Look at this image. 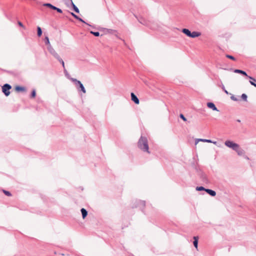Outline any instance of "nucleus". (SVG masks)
<instances>
[{
	"label": "nucleus",
	"instance_id": "obj_1",
	"mask_svg": "<svg viewBox=\"0 0 256 256\" xmlns=\"http://www.w3.org/2000/svg\"><path fill=\"white\" fill-rule=\"evenodd\" d=\"M138 148L142 152L150 154L148 138L142 134L137 142Z\"/></svg>",
	"mask_w": 256,
	"mask_h": 256
},
{
	"label": "nucleus",
	"instance_id": "obj_2",
	"mask_svg": "<svg viewBox=\"0 0 256 256\" xmlns=\"http://www.w3.org/2000/svg\"><path fill=\"white\" fill-rule=\"evenodd\" d=\"M70 80L74 82L77 90L78 92H82L84 94L86 93V90L83 84L78 80L76 78H70Z\"/></svg>",
	"mask_w": 256,
	"mask_h": 256
},
{
	"label": "nucleus",
	"instance_id": "obj_3",
	"mask_svg": "<svg viewBox=\"0 0 256 256\" xmlns=\"http://www.w3.org/2000/svg\"><path fill=\"white\" fill-rule=\"evenodd\" d=\"M224 144L227 147L232 148L234 150H236V148H238L239 145L232 141L227 140L225 141Z\"/></svg>",
	"mask_w": 256,
	"mask_h": 256
},
{
	"label": "nucleus",
	"instance_id": "obj_4",
	"mask_svg": "<svg viewBox=\"0 0 256 256\" xmlns=\"http://www.w3.org/2000/svg\"><path fill=\"white\" fill-rule=\"evenodd\" d=\"M12 88V86L8 84H4L2 86V91L6 96H8L10 94V90Z\"/></svg>",
	"mask_w": 256,
	"mask_h": 256
},
{
	"label": "nucleus",
	"instance_id": "obj_5",
	"mask_svg": "<svg viewBox=\"0 0 256 256\" xmlns=\"http://www.w3.org/2000/svg\"><path fill=\"white\" fill-rule=\"evenodd\" d=\"M48 50L50 52V53L52 54L56 59L60 57L58 54L56 52L54 48L51 45H50L48 46Z\"/></svg>",
	"mask_w": 256,
	"mask_h": 256
},
{
	"label": "nucleus",
	"instance_id": "obj_6",
	"mask_svg": "<svg viewBox=\"0 0 256 256\" xmlns=\"http://www.w3.org/2000/svg\"><path fill=\"white\" fill-rule=\"evenodd\" d=\"M130 96H131V98H132V100L136 104H139L140 103V100H138V97L134 94V93L133 92H132L130 94Z\"/></svg>",
	"mask_w": 256,
	"mask_h": 256
},
{
	"label": "nucleus",
	"instance_id": "obj_7",
	"mask_svg": "<svg viewBox=\"0 0 256 256\" xmlns=\"http://www.w3.org/2000/svg\"><path fill=\"white\" fill-rule=\"evenodd\" d=\"M235 152H236L240 156H243L245 154L244 150L243 149H242L240 146H238V148H236V150Z\"/></svg>",
	"mask_w": 256,
	"mask_h": 256
},
{
	"label": "nucleus",
	"instance_id": "obj_8",
	"mask_svg": "<svg viewBox=\"0 0 256 256\" xmlns=\"http://www.w3.org/2000/svg\"><path fill=\"white\" fill-rule=\"evenodd\" d=\"M198 142H210V143H214V144H216V142H213L210 140L199 138V139H196V142H195L196 144Z\"/></svg>",
	"mask_w": 256,
	"mask_h": 256
},
{
	"label": "nucleus",
	"instance_id": "obj_9",
	"mask_svg": "<svg viewBox=\"0 0 256 256\" xmlns=\"http://www.w3.org/2000/svg\"><path fill=\"white\" fill-rule=\"evenodd\" d=\"M207 106L210 108L212 109L213 110L218 111L214 104L212 102H209L207 103Z\"/></svg>",
	"mask_w": 256,
	"mask_h": 256
},
{
	"label": "nucleus",
	"instance_id": "obj_10",
	"mask_svg": "<svg viewBox=\"0 0 256 256\" xmlns=\"http://www.w3.org/2000/svg\"><path fill=\"white\" fill-rule=\"evenodd\" d=\"M138 204L136 207H140V208H144L145 206V202L143 200H138L137 201Z\"/></svg>",
	"mask_w": 256,
	"mask_h": 256
},
{
	"label": "nucleus",
	"instance_id": "obj_11",
	"mask_svg": "<svg viewBox=\"0 0 256 256\" xmlns=\"http://www.w3.org/2000/svg\"><path fill=\"white\" fill-rule=\"evenodd\" d=\"M201 34L197 32H193L190 33V38H194L200 36Z\"/></svg>",
	"mask_w": 256,
	"mask_h": 256
},
{
	"label": "nucleus",
	"instance_id": "obj_12",
	"mask_svg": "<svg viewBox=\"0 0 256 256\" xmlns=\"http://www.w3.org/2000/svg\"><path fill=\"white\" fill-rule=\"evenodd\" d=\"M80 212H82V218L83 219L85 218L88 215V212H87V210L85 208H82L80 210Z\"/></svg>",
	"mask_w": 256,
	"mask_h": 256
},
{
	"label": "nucleus",
	"instance_id": "obj_13",
	"mask_svg": "<svg viewBox=\"0 0 256 256\" xmlns=\"http://www.w3.org/2000/svg\"><path fill=\"white\" fill-rule=\"evenodd\" d=\"M234 72L235 73L240 74H242L244 76H248V74H247L246 73V72H244V70H238V69L234 70Z\"/></svg>",
	"mask_w": 256,
	"mask_h": 256
},
{
	"label": "nucleus",
	"instance_id": "obj_14",
	"mask_svg": "<svg viewBox=\"0 0 256 256\" xmlns=\"http://www.w3.org/2000/svg\"><path fill=\"white\" fill-rule=\"evenodd\" d=\"M206 192L209 194L210 196H214L216 195V192L215 191L210 190V189H206Z\"/></svg>",
	"mask_w": 256,
	"mask_h": 256
},
{
	"label": "nucleus",
	"instance_id": "obj_15",
	"mask_svg": "<svg viewBox=\"0 0 256 256\" xmlns=\"http://www.w3.org/2000/svg\"><path fill=\"white\" fill-rule=\"evenodd\" d=\"M248 78L250 79V84L256 88V84L255 83V82H256V80L254 78L251 77L250 76H248Z\"/></svg>",
	"mask_w": 256,
	"mask_h": 256
},
{
	"label": "nucleus",
	"instance_id": "obj_16",
	"mask_svg": "<svg viewBox=\"0 0 256 256\" xmlns=\"http://www.w3.org/2000/svg\"><path fill=\"white\" fill-rule=\"evenodd\" d=\"M194 242H193V244H194V246L196 248H198V236H194Z\"/></svg>",
	"mask_w": 256,
	"mask_h": 256
},
{
	"label": "nucleus",
	"instance_id": "obj_17",
	"mask_svg": "<svg viewBox=\"0 0 256 256\" xmlns=\"http://www.w3.org/2000/svg\"><path fill=\"white\" fill-rule=\"evenodd\" d=\"M182 32L184 34H186L188 36V37L190 36L191 32H190V31L188 29L183 28L182 30Z\"/></svg>",
	"mask_w": 256,
	"mask_h": 256
},
{
	"label": "nucleus",
	"instance_id": "obj_18",
	"mask_svg": "<svg viewBox=\"0 0 256 256\" xmlns=\"http://www.w3.org/2000/svg\"><path fill=\"white\" fill-rule=\"evenodd\" d=\"M16 90L18 92H24L26 88L24 86H17L16 87Z\"/></svg>",
	"mask_w": 256,
	"mask_h": 256
},
{
	"label": "nucleus",
	"instance_id": "obj_19",
	"mask_svg": "<svg viewBox=\"0 0 256 256\" xmlns=\"http://www.w3.org/2000/svg\"><path fill=\"white\" fill-rule=\"evenodd\" d=\"M43 5L44 6L48 7V8H49L52 9V10H54V8L56 7V6L52 5V4H50V3H45Z\"/></svg>",
	"mask_w": 256,
	"mask_h": 256
},
{
	"label": "nucleus",
	"instance_id": "obj_20",
	"mask_svg": "<svg viewBox=\"0 0 256 256\" xmlns=\"http://www.w3.org/2000/svg\"><path fill=\"white\" fill-rule=\"evenodd\" d=\"M71 3H72V6L73 8V9L74 10V11L75 12H76V13H79L80 12V10H79V9L74 4V2H72V0L71 1Z\"/></svg>",
	"mask_w": 256,
	"mask_h": 256
},
{
	"label": "nucleus",
	"instance_id": "obj_21",
	"mask_svg": "<svg viewBox=\"0 0 256 256\" xmlns=\"http://www.w3.org/2000/svg\"><path fill=\"white\" fill-rule=\"evenodd\" d=\"M57 60L58 61H59L62 64V67L64 68V72H66V70L65 69L64 63V60L60 58V56L58 58Z\"/></svg>",
	"mask_w": 256,
	"mask_h": 256
},
{
	"label": "nucleus",
	"instance_id": "obj_22",
	"mask_svg": "<svg viewBox=\"0 0 256 256\" xmlns=\"http://www.w3.org/2000/svg\"><path fill=\"white\" fill-rule=\"evenodd\" d=\"M138 22L143 25L148 26L147 22L144 19L140 18L138 20Z\"/></svg>",
	"mask_w": 256,
	"mask_h": 256
},
{
	"label": "nucleus",
	"instance_id": "obj_23",
	"mask_svg": "<svg viewBox=\"0 0 256 256\" xmlns=\"http://www.w3.org/2000/svg\"><path fill=\"white\" fill-rule=\"evenodd\" d=\"M38 36H40L42 34V30L40 26L37 28Z\"/></svg>",
	"mask_w": 256,
	"mask_h": 256
},
{
	"label": "nucleus",
	"instance_id": "obj_24",
	"mask_svg": "<svg viewBox=\"0 0 256 256\" xmlns=\"http://www.w3.org/2000/svg\"><path fill=\"white\" fill-rule=\"evenodd\" d=\"M44 42H45L46 44L48 45V46L50 45V40H49V38H48V36H46L45 37Z\"/></svg>",
	"mask_w": 256,
	"mask_h": 256
},
{
	"label": "nucleus",
	"instance_id": "obj_25",
	"mask_svg": "<svg viewBox=\"0 0 256 256\" xmlns=\"http://www.w3.org/2000/svg\"><path fill=\"white\" fill-rule=\"evenodd\" d=\"M242 98L245 102L247 101V96L245 94H242L241 96Z\"/></svg>",
	"mask_w": 256,
	"mask_h": 256
},
{
	"label": "nucleus",
	"instance_id": "obj_26",
	"mask_svg": "<svg viewBox=\"0 0 256 256\" xmlns=\"http://www.w3.org/2000/svg\"><path fill=\"white\" fill-rule=\"evenodd\" d=\"M206 188H205L203 186H197L196 188V190H198V191H200V190H205L206 191Z\"/></svg>",
	"mask_w": 256,
	"mask_h": 256
},
{
	"label": "nucleus",
	"instance_id": "obj_27",
	"mask_svg": "<svg viewBox=\"0 0 256 256\" xmlns=\"http://www.w3.org/2000/svg\"><path fill=\"white\" fill-rule=\"evenodd\" d=\"M90 33L96 36H100V32H98L91 31Z\"/></svg>",
	"mask_w": 256,
	"mask_h": 256
},
{
	"label": "nucleus",
	"instance_id": "obj_28",
	"mask_svg": "<svg viewBox=\"0 0 256 256\" xmlns=\"http://www.w3.org/2000/svg\"><path fill=\"white\" fill-rule=\"evenodd\" d=\"M230 98L234 101H238V98L236 97L234 95L231 94Z\"/></svg>",
	"mask_w": 256,
	"mask_h": 256
},
{
	"label": "nucleus",
	"instance_id": "obj_29",
	"mask_svg": "<svg viewBox=\"0 0 256 256\" xmlns=\"http://www.w3.org/2000/svg\"><path fill=\"white\" fill-rule=\"evenodd\" d=\"M36 96V90H34L32 92V94H31V98H34Z\"/></svg>",
	"mask_w": 256,
	"mask_h": 256
},
{
	"label": "nucleus",
	"instance_id": "obj_30",
	"mask_svg": "<svg viewBox=\"0 0 256 256\" xmlns=\"http://www.w3.org/2000/svg\"><path fill=\"white\" fill-rule=\"evenodd\" d=\"M3 192H4V194L7 196H10L12 195L11 193L8 191L4 190Z\"/></svg>",
	"mask_w": 256,
	"mask_h": 256
},
{
	"label": "nucleus",
	"instance_id": "obj_31",
	"mask_svg": "<svg viewBox=\"0 0 256 256\" xmlns=\"http://www.w3.org/2000/svg\"><path fill=\"white\" fill-rule=\"evenodd\" d=\"M226 57L228 58H230V60H235V58L233 56H232L231 55L227 54L226 56Z\"/></svg>",
	"mask_w": 256,
	"mask_h": 256
},
{
	"label": "nucleus",
	"instance_id": "obj_32",
	"mask_svg": "<svg viewBox=\"0 0 256 256\" xmlns=\"http://www.w3.org/2000/svg\"><path fill=\"white\" fill-rule=\"evenodd\" d=\"M54 10H56L59 13H62V10L61 9L57 8V7L55 8Z\"/></svg>",
	"mask_w": 256,
	"mask_h": 256
},
{
	"label": "nucleus",
	"instance_id": "obj_33",
	"mask_svg": "<svg viewBox=\"0 0 256 256\" xmlns=\"http://www.w3.org/2000/svg\"><path fill=\"white\" fill-rule=\"evenodd\" d=\"M222 89L223 90L224 92L226 94H229L228 92L225 89V88L224 85H222Z\"/></svg>",
	"mask_w": 256,
	"mask_h": 256
},
{
	"label": "nucleus",
	"instance_id": "obj_34",
	"mask_svg": "<svg viewBox=\"0 0 256 256\" xmlns=\"http://www.w3.org/2000/svg\"><path fill=\"white\" fill-rule=\"evenodd\" d=\"M180 118L182 119L184 121H186V118L184 117V116L182 114H180Z\"/></svg>",
	"mask_w": 256,
	"mask_h": 256
},
{
	"label": "nucleus",
	"instance_id": "obj_35",
	"mask_svg": "<svg viewBox=\"0 0 256 256\" xmlns=\"http://www.w3.org/2000/svg\"><path fill=\"white\" fill-rule=\"evenodd\" d=\"M76 20H78L79 21L84 22V24H88L86 23L83 20H82L81 18H80L79 16L78 17V18Z\"/></svg>",
	"mask_w": 256,
	"mask_h": 256
},
{
	"label": "nucleus",
	"instance_id": "obj_36",
	"mask_svg": "<svg viewBox=\"0 0 256 256\" xmlns=\"http://www.w3.org/2000/svg\"><path fill=\"white\" fill-rule=\"evenodd\" d=\"M70 14L72 16H74L76 19L78 18V16L75 14L74 12H70Z\"/></svg>",
	"mask_w": 256,
	"mask_h": 256
},
{
	"label": "nucleus",
	"instance_id": "obj_37",
	"mask_svg": "<svg viewBox=\"0 0 256 256\" xmlns=\"http://www.w3.org/2000/svg\"><path fill=\"white\" fill-rule=\"evenodd\" d=\"M18 24L20 26L23 28H25V27L20 22H18Z\"/></svg>",
	"mask_w": 256,
	"mask_h": 256
},
{
	"label": "nucleus",
	"instance_id": "obj_38",
	"mask_svg": "<svg viewBox=\"0 0 256 256\" xmlns=\"http://www.w3.org/2000/svg\"><path fill=\"white\" fill-rule=\"evenodd\" d=\"M244 156V158L246 159V160H249L248 157V156H245V154H244V156Z\"/></svg>",
	"mask_w": 256,
	"mask_h": 256
},
{
	"label": "nucleus",
	"instance_id": "obj_39",
	"mask_svg": "<svg viewBox=\"0 0 256 256\" xmlns=\"http://www.w3.org/2000/svg\"><path fill=\"white\" fill-rule=\"evenodd\" d=\"M70 1H72V0H70Z\"/></svg>",
	"mask_w": 256,
	"mask_h": 256
}]
</instances>
